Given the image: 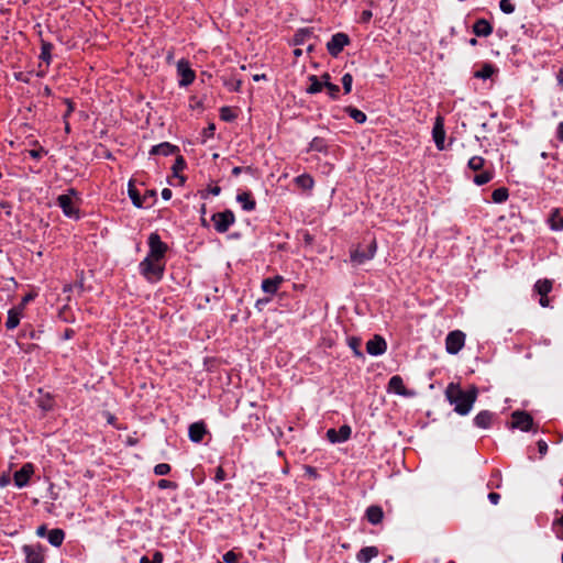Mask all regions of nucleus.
I'll return each instance as SVG.
<instances>
[{
    "instance_id": "obj_1",
    "label": "nucleus",
    "mask_w": 563,
    "mask_h": 563,
    "mask_svg": "<svg viewBox=\"0 0 563 563\" xmlns=\"http://www.w3.org/2000/svg\"><path fill=\"white\" fill-rule=\"evenodd\" d=\"M446 399L454 405V411L461 416L467 415L478 396L476 386H471L468 390H463L459 384L451 383L445 389Z\"/></svg>"
},
{
    "instance_id": "obj_2",
    "label": "nucleus",
    "mask_w": 563,
    "mask_h": 563,
    "mask_svg": "<svg viewBox=\"0 0 563 563\" xmlns=\"http://www.w3.org/2000/svg\"><path fill=\"white\" fill-rule=\"evenodd\" d=\"M139 271L148 283H157L164 276L165 261L145 257L140 263Z\"/></svg>"
},
{
    "instance_id": "obj_3",
    "label": "nucleus",
    "mask_w": 563,
    "mask_h": 563,
    "mask_svg": "<svg viewBox=\"0 0 563 563\" xmlns=\"http://www.w3.org/2000/svg\"><path fill=\"white\" fill-rule=\"evenodd\" d=\"M377 251V242L376 239H372L366 250H361L360 247L353 249L350 252L351 262L354 265H362L365 262L372 260Z\"/></svg>"
},
{
    "instance_id": "obj_4",
    "label": "nucleus",
    "mask_w": 563,
    "mask_h": 563,
    "mask_svg": "<svg viewBox=\"0 0 563 563\" xmlns=\"http://www.w3.org/2000/svg\"><path fill=\"white\" fill-rule=\"evenodd\" d=\"M148 247L150 251L146 257L164 261L165 254L168 251V246L161 240L158 233L153 232L150 234Z\"/></svg>"
},
{
    "instance_id": "obj_5",
    "label": "nucleus",
    "mask_w": 563,
    "mask_h": 563,
    "mask_svg": "<svg viewBox=\"0 0 563 563\" xmlns=\"http://www.w3.org/2000/svg\"><path fill=\"white\" fill-rule=\"evenodd\" d=\"M511 429H519L523 432L532 430L533 428V418L532 416L523 410H515L511 413Z\"/></svg>"
},
{
    "instance_id": "obj_6",
    "label": "nucleus",
    "mask_w": 563,
    "mask_h": 563,
    "mask_svg": "<svg viewBox=\"0 0 563 563\" xmlns=\"http://www.w3.org/2000/svg\"><path fill=\"white\" fill-rule=\"evenodd\" d=\"M214 229L219 233H225L235 221L234 213L227 209L222 212H217L211 217Z\"/></svg>"
},
{
    "instance_id": "obj_7",
    "label": "nucleus",
    "mask_w": 563,
    "mask_h": 563,
    "mask_svg": "<svg viewBox=\"0 0 563 563\" xmlns=\"http://www.w3.org/2000/svg\"><path fill=\"white\" fill-rule=\"evenodd\" d=\"M69 194L59 195L57 197V205L63 210V213L68 218H78V208L75 206L73 196L76 195L75 189H69Z\"/></svg>"
},
{
    "instance_id": "obj_8",
    "label": "nucleus",
    "mask_w": 563,
    "mask_h": 563,
    "mask_svg": "<svg viewBox=\"0 0 563 563\" xmlns=\"http://www.w3.org/2000/svg\"><path fill=\"white\" fill-rule=\"evenodd\" d=\"M350 37L347 34L339 32L332 35L331 40L327 43L328 53L338 57L343 48L350 44Z\"/></svg>"
},
{
    "instance_id": "obj_9",
    "label": "nucleus",
    "mask_w": 563,
    "mask_h": 563,
    "mask_svg": "<svg viewBox=\"0 0 563 563\" xmlns=\"http://www.w3.org/2000/svg\"><path fill=\"white\" fill-rule=\"evenodd\" d=\"M465 343V334L460 331H451L445 339V349L446 352L450 354H456L459 353Z\"/></svg>"
},
{
    "instance_id": "obj_10",
    "label": "nucleus",
    "mask_w": 563,
    "mask_h": 563,
    "mask_svg": "<svg viewBox=\"0 0 563 563\" xmlns=\"http://www.w3.org/2000/svg\"><path fill=\"white\" fill-rule=\"evenodd\" d=\"M177 73L180 77L179 86L187 87L191 85L196 78L195 71L190 68L189 62L186 59H180L177 63Z\"/></svg>"
},
{
    "instance_id": "obj_11",
    "label": "nucleus",
    "mask_w": 563,
    "mask_h": 563,
    "mask_svg": "<svg viewBox=\"0 0 563 563\" xmlns=\"http://www.w3.org/2000/svg\"><path fill=\"white\" fill-rule=\"evenodd\" d=\"M25 555V563H44V549L40 544H25L22 548Z\"/></svg>"
},
{
    "instance_id": "obj_12",
    "label": "nucleus",
    "mask_w": 563,
    "mask_h": 563,
    "mask_svg": "<svg viewBox=\"0 0 563 563\" xmlns=\"http://www.w3.org/2000/svg\"><path fill=\"white\" fill-rule=\"evenodd\" d=\"M432 137L437 148L439 151H443L445 148V129L444 119L441 115H438L434 120V124L432 128Z\"/></svg>"
},
{
    "instance_id": "obj_13",
    "label": "nucleus",
    "mask_w": 563,
    "mask_h": 563,
    "mask_svg": "<svg viewBox=\"0 0 563 563\" xmlns=\"http://www.w3.org/2000/svg\"><path fill=\"white\" fill-rule=\"evenodd\" d=\"M351 433H352L351 427L347 424H343L340 427L339 430L329 429L327 431V439L331 443H341V442L347 441L351 437Z\"/></svg>"
},
{
    "instance_id": "obj_14",
    "label": "nucleus",
    "mask_w": 563,
    "mask_h": 563,
    "mask_svg": "<svg viewBox=\"0 0 563 563\" xmlns=\"http://www.w3.org/2000/svg\"><path fill=\"white\" fill-rule=\"evenodd\" d=\"M387 350V343L385 339L378 334L374 335L373 339L366 343V352L371 355H382Z\"/></svg>"
},
{
    "instance_id": "obj_15",
    "label": "nucleus",
    "mask_w": 563,
    "mask_h": 563,
    "mask_svg": "<svg viewBox=\"0 0 563 563\" xmlns=\"http://www.w3.org/2000/svg\"><path fill=\"white\" fill-rule=\"evenodd\" d=\"M388 391L394 393L400 396L409 397L412 396L413 393L409 391L405 384L402 378L399 375H394L390 377L388 382Z\"/></svg>"
},
{
    "instance_id": "obj_16",
    "label": "nucleus",
    "mask_w": 563,
    "mask_h": 563,
    "mask_svg": "<svg viewBox=\"0 0 563 563\" xmlns=\"http://www.w3.org/2000/svg\"><path fill=\"white\" fill-rule=\"evenodd\" d=\"M33 472H34V468H33L32 464H30V463L24 464L19 471H16L14 473V484L18 487L25 486L29 483L30 477L33 474Z\"/></svg>"
},
{
    "instance_id": "obj_17",
    "label": "nucleus",
    "mask_w": 563,
    "mask_h": 563,
    "mask_svg": "<svg viewBox=\"0 0 563 563\" xmlns=\"http://www.w3.org/2000/svg\"><path fill=\"white\" fill-rule=\"evenodd\" d=\"M206 433L207 427L203 421L194 422L189 426L188 435L189 439L195 443L201 442Z\"/></svg>"
},
{
    "instance_id": "obj_18",
    "label": "nucleus",
    "mask_w": 563,
    "mask_h": 563,
    "mask_svg": "<svg viewBox=\"0 0 563 563\" xmlns=\"http://www.w3.org/2000/svg\"><path fill=\"white\" fill-rule=\"evenodd\" d=\"M284 278L279 275L273 277V278H265L262 282V289L264 292L274 295L279 289V286L283 284Z\"/></svg>"
},
{
    "instance_id": "obj_19",
    "label": "nucleus",
    "mask_w": 563,
    "mask_h": 563,
    "mask_svg": "<svg viewBox=\"0 0 563 563\" xmlns=\"http://www.w3.org/2000/svg\"><path fill=\"white\" fill-rule=\"evenodd\" d=\"M365 517L372 525H379L384 518L383 508L377 505H372L366 509Z\"/></svg>"
},
{
    "instance_id": "obj_20",
    "label": "nucleus",
    "mask_w": 563,
    "mask_h": 563,
    "mask_svg": "<svg viewBox=\"0 0 563 563\" xmlns=\"http://www.w3.org/2000/svg\"><path fill=\"white\" fill-rule=\"evenodd\" d=\"M476 36H489L493 33V25L486 19H478L473 25Z\"/></svg>"
},
{
    "instance_id": "obj_21",
    "label": "nucleus",
    "mask_w": 563,
    "mask_h": 563,
    "mask_svg": "<svg viewBox=\"0 0 563 563\" xmlns=\"http://www.w3.org/2000/svg\"><path fill=\"white\" fill-rule=\"evenodd\" d=\"M493 419L494 413L492 411L482 410L475 416L474 423L478 428L487 429L492 426Z\"/></svg>"
},
{
    "instance_id": "obj_22",
    "label": "nucleus",
    "mask_w": 563,
    "mask_h": 563,
    "mask_svg": "<svg viewBox=\"0 0 563 563\" xmlns=\"http://www.w3.org/2000/svg\"><path fill=\"white\" fill-rule=\"evenodd\" d=\"M177 146L175 145H172L170 143L168 142H164V143H161L158 145H154L151 151H150V154L151 155H163V156H168V155H172L174 154L176 151H177Z\"/></svg>"
},
{
    "instance_id": "obj_23",
    "label": "nucleus",
    "mask_w": 563,
    "mask_h": 563,
    "mask_svg": "<svg viewBox=\"0 0 563 563\" xmlns=\"http://www.w3.org/2000/svg\"><path fill=\"white\" fill-rule=\"evenodd\" d=\"M378 553L376 547H365L357 552L356 559L361 563H368L372 559L376 558Z\"/></svg>"
},
{
    "instance_id": "obj_24",
    "label": "nucleus",
    "mask_w": 563,
    "mask_h": 563,
    "mask_svg": "<svg viewBox=\"0 0 563 563\" xmlns=\"http://www.w3.org/2000/svg\"><path fill=\"white\" fill-rule=\"evenodd\" d=\"M550 228L554 231L563 230V211L555 209L551 212L548 220Z\"/></svg>"
},
{
    "instance_id": "obj_25",
    "label": "nucleus",
    "mask_w": 563,
    "mask_h": 563,
    "mask_svg": "<svg viewBox=\"0 0 563 563\" xmlns=\"http://www.w3.org/2000/svg\"><path fill=\"white\" fill-rule=\"evenodd\" d=\"M20 320H21V309H16V308L10 309L8 312L7 321H5L7 329L8 330L15 329L19 325Z\"/></svg>"
},
{
    "instance_id": "obj_26",
    "label": "nucleus",
    "mask_w": 563,
    "mask_h": 563,
    "mask_svg": "<svg viewBox=\"0 0 563 563\" xmlns=\"http://www.w3.org/2000/svg\"><path fill=\"white\" fill-rule=\"evenodd\" d=\"M236 200L242 203V208L246 211H252L256 207L255 200L252 198L251 192H241L238 195Z\"/></svg>"
},
{
    "instance_id": "obj_27",
    "label": "nucleus",
    "mask_w": 563,
    "mask_h": 563,
    "mask_svg": "<svg viewBox=\"0 0 563 563\" xmlns=\"http://www.w3.org/2000/svg\"><path fill=\"white\" fill-rule=\"evenodd\" d=\"M64 539L65 532L59 528L52 529L47 534L48 542L54 547L62 545Z\"/></svg>"
},
{
    "instance_id": "obj_28",
    "label": "nucleus",
    "mask_w": 563,
    "mask_h": 563,
    "mask_svg": "<svg viewBox=\"0 0 563 563\" xmlns=\"http://www.w3.org/2000/svg\"><path fill=\"white\" fill-rule=\"evenodd\" d=\"M328 142L325 139L316 136L312 139V141L309 143V151H314L319 153H328Z\"/></svg>"
},
{
    "instance_id": "obj_29",
    "label": "nucleus",
    "mask_w": 563,
    "mask_h": 563,
    "mask_svg": "<svg viewBox=\"0 0 563 563\" xmlns=\"http://www.w3.org/2000/svg\"><path fill=\"white\" fill-rule=\"evenodd\" d=\"M308 80L310 85L307 87L306 92L309 95L319 93L324 88L322 81L316 75H310Z\"/></svg>"
},
{
    "instance_id": "obj_30",
    "label": "nucleus",
    "mask_w": 563,
    "mask_h": 563,
    "mask_svg": "<svg viewBox=\"0 0 563 563\" xmlns=\"http://www.w3.org/2000/svg\"><path fill=\"white\" fill-rule=\"evenodd\" d=\"M129 197L131 198L133 205L136 208H143L144 207V198L140 196L139 190L135 188L132 181L129 183L128 187Z\"/></svg>"
},
{
    "instance_id": "obj_31",
    "label": "nucleus",
    "mask_w": 563,
    "mask_h": 563,
    "mask_svg": "<svg viewBox=\"0 0 563 563\" xmlns=\"http://www.w3.org/2000/svg\"><path fill=\"white\" fill-rule=\"evenodd\" d=\"M553 283L550 279H539L534 284V290L541 296H548V294L552 290Z\"/></svg>"
},
{
    "instance_id": "obj_32",
    "label": "nucleus",
    "mask_w": 563,
    "mask_h": 563,
    "mask_svg": "<svg viewBox=\"0 0 563 563\" xmlns=\"http://www.w3.org/2000/svg\"><path fill=\"white\" fill-rule=\"evenodd\" d=\"M495 71H496V68L493 64L485 63V64H483L481 69H478L474 73V77L479 78V79H488L494 75Z\"/></svg>"
},
{
    "instance_id": "obj_33",
    "label": "nucleus",
    "mask_w": 563,
    "mask_h": 563,
    "mask_svg": "<svg viewBox=\"0 0 563 563\" xmlns=\"http://www.w3.org/2000/svg\"><path fill=\"white\" fill-rule=\"evenodd\" d=\"M52 49L53 44L46 41H42L41 43V54L40 59L46 63V66L51 64L52 60Z\"/></svg>"
},
{
    "instance_id": "obj_34",
    "label": "nucleus",
    "mask_w": 563,
    "mask_h": 563,
    "mask_svg": "<svg viewBox=\"0 0 563 563\" xmlns=\"http://www.w3.org/2000/svg\"><path fill=\"white\" fill-rule=\"evenodd\" d=\"M295 183L298 187L308 190L314 185L313 178L309 174H302L295 178Z\"/></svg>"
},
{
    "instance_id": "obj_35",
    "label": "nucleus",
    "mask_w": 563,
    "mask_h": 563,
    "mask_svg": "<svg viewBox=\"0 0 563 563\" xmlns=\"http://www.w3.org/2000/svg\"><path fill=\"white\" fill-rule=\"evenodd\" d=\"M509 197L508 188L506 187H499L495 189L492 194V200L495 203H503L505 202Z\"/></svg>"
},
{
    "instance_id": "obj_36",
    "label": "nucleus",
    "mask_w": 563,
    "mask_h": 563,
    "mask_svg": "<svg viewBox=\"0 0 563 563\" xmlns=\"http://www.w3.org/2000/svg\"><path fill=\"white\" fill-rule=\"evenodd\" d=\"M312 35L311 29H300L296 32L294 36V42L296 45L305 44L308 38Z\"/></svg>"
},
{
    "instance_id": "obj_37",
    "label": "nucleus",
    "mask_w": 563,
    "mask_h": 563,
    "mask_svg": "<svg viewBox=\"0 0 563 563\" xmlns=\"http://www.w3.org/2000/svg\"><path fill=\"white\" fill-rule=\"evenodd\" d=\"M345 112L356 122L364 123L366 121V114L353 107H346Z\"/></svg>"
},
{
    "instance_id": "obj_38",
    "label": "nucleus",
    "mask_w": 563,
    "mask_h": 563,
    "mask_svg": "<svg viewBox=\"0 0 563 563\" xmlns=\"http://www.w3.org/2000/svg\"><path fill=\"white\" fill-rule=\"evenodd\" d=\"M485 158L482 156H473L468 159L467 166L473 172L482 170L485 166Z\"/></svg>"
},
{
    "instance_id": "obj_39",
    "label": "nucleus",
    "mask_w": 563,
    "mask_h": 563,
    "mask_svg": "<svg viewBox=\"0 0 563 563\" xmlns=\"http://www.w3.org/2000/svg\"><path fill=\"white\" fill-rule=\"evenodd\" d=\"M493 177H494L493 172L484 170L481 174L475 175L473 181L477 186H482V185L489 183L493 179Z\"/></svg>"
},
{
    "instance_id": "obj_40",
    "label": "nucleus",
    "mask_w": 563,
    "mask_h": 563,
    "mask_svg": "<svg viewBox=\"0 0 563 563\" xmlns=\"http://www.w3.org/2000/svg\"><path fill=\"white\" fill-rule=\"evenodd\" d=\"M223 80V85L230 90V91H240L241 89V86H242V80L241 79H236L234 77L232 78H225L223 77L222 78Z\"/></svg>"
},
{
    "instance_id": "obj_41",
    "label": "nucleus",
    "mask_w": 563,
    "mask_h": 563,
    "mask_svg": "<svg viewBox=\"0 0 563 563\" xmlns=\"http://www.w3.org/2000/svg\"><path fill=\"white\" fill-rule=\"evenodd\" d=\"M324 88L328 90L331 99L335 100L339 98L340 87L338 85L327 81Z\"/></svg>"
},
{
    "instance_id": "obj_42",
    "label": "nucleus",
    "mask_w": 563,
    "mask_h": 563,
    "mask_svg": "<svg viewBox=\"0 0 563 563\" xmlns=\"http://www.w3.org/2000/svg\"><path fill=\"white\" fill-rule=\"evenodd\" d=\"M352 82H353L352 75L350 73L344 74L343 77H342V85H343V90H344L345 95L351 92V90H352Z\"/></svg>"
},
{
    "instance_id": "obj_43",
    "label": "nucleus",
    "mask_w": 563,
    "mask_h": 563,
    "mask_svg": "<svg viewBox=\"0 0 563 563\" xmlns=\"http://www.w3.org/2000/svg\"><path fill=\"white\" fill-rule=\"evenodd\" d=\"M499 8L504 13L510 14L515 11L512 0H500Z\"/></svg>"
},
{
    "instance_id": "obj_44",
    "label": "nucleus",
    "mask_w": 563,
    "mask_h": 563,
    "mask_svg": "<svg viewBox=\"0 0 563 563\" xmlns=\"http://www.w3.org/2000/svg\"><path fill=\"white\" fill-rule=\"evenodd\" d=\"M186 167V162L183 156H177L175 163L173 165V172L175 176H178V173L181 172Z\"/></svg>"
},
{
    "instance_id": "obj_45",
    "label": "nucleus",
    "mask_w": 563,
    "mask_h": 563,
    "mask_svg": "<svg viewBox=\"0 0 563 563\" xmlns=\"http://www.w3.org/2000/svg\"><path fill=\"white\" fill-rule=\"evenodd\" d=\"M492 477L493 478H496V482H494L493 479H490L487 484V487L488 488H499L500 485H501V475H500V472L498 470H495L492 474Z\"/></svg>"
},
{
    "instance_id": "obj_46",
    "label": "nucleus",
    "mask_w": 563,
    "mask_h": 563,
    "mask_svg": "<svg viewBox=\"0 0 563 563\" xmlns=\"http://www.w3.org/2000/svg\"><path fill=\"white\" fill-rule=\"evenodd\" d=\"M170 472V465L167 463H159L154 467L155 475L163 476Z\"/></svg>"
},
{
    "instance_id": "obj_47",
    "label": "nucleus",
    "mask_w": 563,
    "mask_h": 563,
    "mask_svg": "<svg viewBox=\"0 0 563 563\" xmlns=\"http://www.w3.org/2000/svg\"><path fill=\"white\" fill-rule=\"evenodd\" d=\"M360 345H361V340H360V339H357V338H351V339L349 340V346L354 351L355 356L362 357V356H363V354H362V352L358 350Z\"/></svg>"
},
{
    "instance_id": "obj_48",
    "label": "nucleus",
    "mask_w": 563,
    "mask_h": 563,
    "mask_svg": "<svg viewBox=\"0 0 563 563\" xmlns=\"http://www.w3.org/2000/svg\"><path fill=\"white\" fill-rule=\"evenodd\" d=\"M216 126L213 123H210L206 129L202 131V142H206L207 139H210L214 135Z\"/></svg>"
},
{
    "instance_id": "obj_49",
    "label": "nucleus",
    "mask_w": 563,
    "mask_h": 563,
    "mask_svg": "<svg viewBox=\"0 0 563 563\" xmlns=\"http://www.w3.org/2000/svg\"><path fill=\"white\" fill-rule=\"evenodd\" d=\"M53 399L49 397V396H46L45 398L41 399L40 400V407L43 409V410H51L53 409Z\"/></svg>"
},
{
    "instance_id": "obj_50",
    "label": "nucleus",
    "mask_w": 563,
    "mask_h": 563,
    "mask_svg": "<svg viewBox=\"0 0 563 563\" xmlns=\"http://www.w3.org/2000/svg\"><path fill=\"white\" fill-rule=\"evenodd\" d=\"M157 486L162 489H165V488H176L177 485H176V483H174L172 481L161 479V481H158Z\"/></svg>"
},
{
    "instance_id": "obj_51",
    "label": "nucleus",
    "mask_w": 563,
    "mask_h": 563,
    "mask_svg": "<svg viewBox=\"0 0 563 563\" xmlns=\"http://www.w3.org/2000/svg\"><path fill=\"white\" fill-rule=\"evenodd\" d=\"M223 562L224 563H235L236 562V554L233 551H228L223 555Z\"/></svg>"
},
{
    "instance_id": "obj_52",
    "label": "nucleus",
    "mask_w": 563,
    "mask_h": 563,
    "mask_svg": "<svg viewBox=\"0 0 563 563\" xmlns=\"http://www.w3.org/2000/svg\"><path fill=\"white\" fill-rule=\"evenodd\" d=\"M29 153H30L31 157L38 159L44 154H46V151L43 147H40L38 150H31Z\"/></svg>"
},
{
    "instance_id": "obj_53",
    "label": "nucleus",
    "mask_w": 563,
    "mask_h": 563,
    "mask_svg": "<svg viewBox=\"0 0 563 563\" xmlns=\"http://www.w3.org/2000/svg\"><path fill=\"white\" fill-rule=\"evenodd\" d=\"M538 451L541 455H545L548 452V444L544 440H539L538 443Z\"/></svg>"
},
{
    "instance_id": "obj_54",
    "label": "nucleus",
    "mask_w": 563,
    "mask_h": 563,
    "mask_svg": "<svg viewBox=\"0 0 563 563\" xmlns=\"http://www.w3.org/2000/svg\"><path fill=\"white\" fill-rule=\"evenodd\" d=\"M224 478H225V472L222 468V466H219L217 468L214 479H216V482H222V481H224Z\"/></svg>"
},
{
    "instance_id": "obj_55",
    "label": "nucleus",
    "mask_w": 563,
    "mask_h": 563,
    "mask_svg": "<svg viewBox=\"0 0 563 563\" xmlns=\"http://www.w3.org/2000/svg\"><path fill=\"white\" fill-rule=\"evenodd\" d=\"M65 103L67 104V111L64 114V119L68 118L75 109L74 102L71 100L65 99Z\"/></svg>"
},
{
    "instance_id": "obj_56",
    "label": "nucleus",
    "mask_w": 563,
    "mask_h": 563,
    "mask_svg": "<svg viewBox=\"0 0 563 563\" xmlns=\"http://www.w3.org/2000/svg\"><path fill=\"white\" fill-rule=\"evenodd\" d=\"M164 555L159 551H155L153 554V559L151 560L152 563H163Z\"/></svg>"
},
{
    "instance_id": "obj_57",
    "label": "nucleus",
    "mask_w": 563,
    "mask_h": 563,
    "mask_svg": "<svg viewBox=\"0 0 563 563\" xmlns=\"http://www.w3.org/2000/svg\"><path fill=\"white\" fill-rule=\"evenodd\" d=\"M488 499L493 505H497L500 500V495L498 493L492 492L488 494Z\"/></svg>"
},
{
    "instance_id": "obj_58",
    "label": "nucleus",
    "mask_w": 563,
    "mask_h": 563,
    "mask_svg": "<svg viewBox=\"0 0 563 563\" xmlns=\"http://www.w3.org/2000/svg\"><path fill=\"white\" fill-rule=\"evenodd\" d=\"M372 11L365 10L362 12L361 20L362 22H368L372 19Z\"/></svg>"
},
{
    "instance_id": "obj_59",
    "label": "nucleus",
    "mask_w": 563,
    "mask_h": 563,
    "mask_svg": "<svg viewBox=\"0 0 563 563\" xmlns=\"http://www.w3.org/2000/svg\"><path fill=\"white\" fill-rule=\"evenodd\" d=\"M172 195H173V192L169 188H164L162 190V197L164 200H169L172 198Z\"/></svg>"
},
{
    "instance_id": "obj_60",
    "label": "nucleus",
    "mask_w": 563,
    "mask_h": 563,
    "mask_svg": "<svg viewBox=\"0 0 563 563\" xmlns=\"http://www.w3.org/2000/svg\"><path fill=\"white\" fill-rule=\"evenodd\" d=\"M558 139L563 142V122H561L558 126Z\"/></svg>"
},
{
    "instance_id": "obj_61",
    "label": "nucleus",
    "mask_w": 563,
    "mask_h": 563,
    "mask_svg": "<svg viewBox=\"0 0 563 563\" xmlns=\"http://www.w3.org/2000/svg\"><path fill=\"white\" fill-rule=\"evenodd\" d=\"M46 533V527L44 525L40 526L36 530V534L38 537H44Z\"/></svg>"
},
{
    "instance_id": "obj_62",
    "label": "nucleus",
    "mask_w": 563,
    "mask_h": 563,
    "mask_svg": "<svg viewBox=\"0 0 563 563\" xmlns=\"http://www.w3.org/2000/svg\"><path fill=\"white\" fill-rule=\"evenodd\" d=\"M319 79L322 81L323 87H325V82L330 81V75L328 73H324L321 75V77Z\"/></svg>"
},
{
    "instance_id": "obj_63",
    "label": "nucleus",
    "mask_w": 563,
    "mask_h": 563,
    "mask_svg": "<svg viewBox=\"0 0 563 563\" xmlns=\"http://www.w3.org/2000/svg\"><path fill=\"white\" fill-rule=\"evenodd\" d=\"M558 82L563 88V68H561L558 73Z\"/></svg>"
},
{
    "instance_id": "obj_64",
    "label": "nucleus",
    "mask_w": 563,
    "mask_h": 563,
    "mask_svg": "<svg viewBox=\"0 0 563 563\" xmlns=\"http://www.w3.org/2000/svg\"><path fill=\"white\" fill-rule=\"evenodd\" d=\"M221 191V188L219 186H214L212 188L209 189V192L212 194L213 196H218Z\"/></svg>"
}]
</instances>
